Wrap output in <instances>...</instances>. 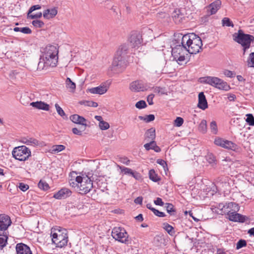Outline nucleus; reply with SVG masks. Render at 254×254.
<instances>
[{
	"label": "nucleus",
	"mask_w": 254,
	"mask_h": 254,
	"mask_svg": "<svg viewBox=\"0 0 254 254\" xmlns=\"http://www.w3.org/2000/svg\"><path fill=\"white\" fill-rule=\"evenodd\" d=\"M232 37L233 40L243 47V55L250 48L251 43L254 41V36L245 34L242 29H239L238 32L234 33Z\"/></svg>",
	"instance_id": "7ed1b4c3"
},
{
	"label": "nucleus",
	"mask_w": 254,
	"mask_h": 254,
	"mask_svg": "<svg viewBox=\"0 0 254 254\" xmlns=\"http://www.w3.org/2000/svg\"><path fill=\"white\" fill-rule=\"evenodd\" d=\"M13 30L15 32H21L24 34H31L32 33L31 30L28 27L22 28L16 27L14 28Z\"/></svg>",
	"instance_id": "72a5a7b5"
},
{
	"label": "nucleus",
	"mask_w": 254,
	"mask_h": 254,
	"mask_svg": "<svg viewBox=\"0 0 254 254\" xmlns=\"http://www.w3.org/2000/svg\"><path fill=\"white\" fill-rule=\"evenodd\" d=\"M153 212L155 215L160 217H164L166 216L164 212H161L156 209L153 210Z\"/></svg>",
	"instance_id": "e2e57ef3"
},
{
	"label": "nucleus",
	"mask_w": 254,
	"mask_h": 254,
	"mask_svg": "<svg viewBox=\"0 0 254 254\" xmlns=\"http://www.w3.org/2000/svg\"><path fill=\"white\" fill-rule=\"evenodd\" d=\"M165 207L168 213L171 215H175L176 212V209L174 208V205L172 203H166Z\"/></svg>",
	"instance_id": "f704fd0d"
},
{
	"label": "nucleus",
	"mask_w": 254,
	"mask_h": 254,
	"mask_svg": "<svg viewBox=\"0 0 254 254\" xmlns=\"http://www.w3.org/2000/svg\"><path fill=\"white\" fill-rule=\"evenodd\" d=\"M12 154L15 159L24 161L31 156V151L26 146L22 145L15 147Z\"/></svg>",
	"instance_id": "423d86ee"
},
{
	"label": "nucleus",
	"mask_w": 254,
	"mask_h": 254,
	"mask_svg": "<svg viewBox=\"0 0 254 254\" xmlns=\"http://www.w3.org/2000/svg\"><path fill=\"white\" fill-rule=\"evenodd\" d=\"M148 142L149 143H146L144 145V147L146 150L152 149L156 152H159L161 151L160 148L157 145L156 143L154 140Z\"/></svg>",
	"instance_id": "b1692460"
},
{
	"label": "nucleus",
	"mask_w": 254,
	"mask_h": 254,
	"mask_svg": "<svg viewBox=\"0 0 254 254\" xmlns=\"http://www.w3.org/2000/svg\"><path fill=\"white\" fill-rule=\"evenodd\" d=\"M70 120L74 123L76 124H79L86 127L87 125L85 123L86 119L82 116H80L78 115L74 114L70 116Z\"/></svg>",
	"instance_id": "aec40b11"
},
{
	"label": "nucleus",
	"mask_w": 254,
	"mask_h": 254,
	"mask_svg": "<svg viewBox=\"0 0 254 254\" xmlns=\"http://www.w3.org/2000/svg\"><path fill=\"white\" fill-rule=\"evenodd\" d=\"M173 18L175 23H179L182 21L183 18H184L183 14L180 12V10H175Z\"/></svg>",
	"instance_id": "c85d7f7f"
},
{
	"label": "nucleus",
	"mask_w": 254,
	"mask_h": 254,
	"mask_svg": "<svg viewBox=\"0 0 254 254\" xmlns=\"http://www.w3.org/2000/svg\"><path fill=\"white\" fill-rule=\"evenodd\" d=\"M106 86L103 85L98 87L91 88L89 89V91L92 94H103L107 91Z\"/></svg>",
	"instance_id": "4be33fe9"
},
{
	"label": "nucleus",
	"mask_w": 254,
	"mask_h": 254,
	"mask_svg": "<svg viewBox=\"0 0 254 254\" xmlns=\"http://www.w3.org/2000/svg\"><path fill=\"white\" fill-rule=\"evenodd\" d=\"M163 228L171 236H174L175 234L174 227L167 223H163Z\"/></svg>",
	"instance_id": "cd10ccee"
},
{
	"label": "nucleus",
	"mask_w": 254,
	"mask_h": 254,
	"mask_svg": "<svg viewBox=\"0 0 254 254\" xmlns=\"http://www.w3.org/2000/svg\"><path fill=\"white\" fill-rule=\"evenodd\" d=\"M200 82L202 83L208 84L220 90L228 91L230 89V86L226 82L220 78L213 76H206L200 78Z\"/></svg>",
	"instance_id": "39448f33"
},
{
	"label": "nucleus",
	"mask_w": 254,
	"mask_h": 254,
	"mask_svg": "<svg viewBox=\"0 0 254 254\" xmlns=\"http://www.w3.org/2000/svg\"><path fill=\"white\" fill-rule=\"evenodd\" d=\"M138 118L140 120H143L146 123H149L154 120L155 116L154 115L150 114L149 115H147L146 117L139 116Z\"/></svg>",
	"instance_id": "58836bf2"
},
{
	"label": "nucleus",
	"mask_w": 254,
	"mask_h": 254,
	"mask_svg": "<svg viewBox=\"0 0 254 254\" xmlns=\"http://www.w3.org/2000/svg\"><path fill=\"white\" fill-rule=\"evenodd\" d=\"M154 202L156 205H160L161 206H163L164 204L162 199L160 197H157L156 199L154 201Z\"/></svg>",
	"instance_id": "774afa93"
},
{
	"label": "nucleus",
	"mask_w": 254,
	"mask_h": 254,
	"mask_svg": "<svg viewBox=\"0 0 254 254\" xmlns=\"http://www.w3.org/2000/svg\"><path fill=\"white\" fill-rule=\"evenodd\" d=\"M112 236L116 240L122 243H127L128 234L124 228L121 227L114 228L112 231Z\"/></svg>",
	"instance_id": "9d476101"
},
{
	"label": "nucleus",
	"mask_w": 254,
	"mask_h": 254,
	"mask_svg": "<svg viewBox=\"0 0 254 254\" xmlns=\"http://www.w3.org/2000/svg\"><path fill=\"white\" fill-rule=\"evenodd\" d=\"M247 63L248 66L254 67V52H252L249 55Z\"/></svg>",
	"instance_id": "79ce46f5"
},
{
	"label": "nucleus",
	"mask_w": 254,
	"mask_h": 254,
	"mask_svg": "<svg viewBox=\"0 0 254 254\" xmlns=\"http://www.w3.org/2000/svg\"><path fill=\"white\" fill-rule=\"evenodd\" d=\"M222 24L223 26L234 27V24L231 20L228 17H224L222 20Z\"/></svg>",
	"instance_id": "a19ab883"
},
{
	"label": "nucleus",
	"mask_w": 254,
	"mask_h": 254,
	"mask_svg": "<svg viewBox=\"0 0 254 254\" xmlns=\"http://www.w3.org/2000/svg\"><path fill=\"white\" fill-rule=\"evenodd\" d=\"M66 87L70 89V92H74L75 88V83L72 82L70 78L67 77L65 81Z\"/></svg>",
	"instance_id": "473e14b6"
},
{
	"label": "nucleus",
	"mask_w": 254,
	"mask_h": 254,
	"mask_svg": "<svg viewBox=\"0 0 254 254\" xmlns=\"http://www.w3.org/2000/svg\"><path fill=\"white\" fill-rule=\"evenodd\" d=\"M129 41L132 48H135L140 45L142 42V39L140 32H132L129 38Z\"/></svg>",
	"instance_id": "9b49d317"
},
{
	"label": "nucleus",
	"mask_w": 254,
	"mask_h": 254,
	"mask_svg": "<svg viewBox=\"0 0 254 254\" xmlns=\"http://www.w3.org/2000/svg\"><path fill=\"white\" fill-rule=\"evenodd\" d=\"M198 129L199 131L204 133L207 131V123L206 121L203 120L199 125Z\"/></svg>",
	"instance_id": "e433bc0d"
},
{
	"label": "nucleus",
	"mask_w": 254,
	"mask_h": 254,
	"mask_svg": "<svg viewBox=\"0 0 254 254\" xmlns=\"http://www.w3.org/2000/svg\"><path fill=\"white\" fill-rule=\"evenodd\" d=\"M7 237L4 236V237H0V248L2 249L6 245L7 243Z\"/></svg>",
	"instance_id": "bf43d9fd"
},
{
	"label": "nucleus",
	"mask_w": 254,
	"mask_h": 254,
	"mask_svg": "<svg viewBox=\"0 0 254 254\" xmlns=\"http://www.w3.org/2000/svg\"><path fill=\"white\" fill-rule=\"evenodd\" d=\"M128 50V45L126 44H123L119 48L116 55L126 57V55L127 53Z\"/></svg>",
	"instance_id": "a878e982"
},
{
	"label": "nucleus",
	"mask_w": 254,
	"mask_h": 254,
	"mask_svg": "<svg viewBox=\"0 0 254 254\" xmlns=\"http://www.w3.org/2000/svg\"><path fill=\"white\" fill-rule=\"evenodd\" d=\"M154 97V95L151 94L147 96V101L150 105L153 104V99Z\"/></svg>",
	"instance_id": "338daca9"
},
{
	"label": "nucleus",
	"mask_w": 254,
	"mask_h": 254,
	"mask_svg": "<svg viewBox=\"0 0 254 254\" xmlns=\"http://www.w3.org/2000/svg\"><path fill=\"white\" fill-rule=\"evenodd\" d=\"M16 250L17 254H32L30 248L23 243L17 244Z\"/></svg>",
	"instance_id": "a211bd4d"
},
{
	"label": "nucleus",
	"mask_w": 254,
	"mask_h": 254,
	"mask_svg": "<svg viewBox=\"0 0 254 254\" xmlns=\"http://www.w3.org/2000/svg\"><path fill=\"white\" fill-rule=\"evenodd\" d=\"M239 207L238 205L234 202H230L228 204H226L224 208L221 212H218L221 214L229 215V213L232 211H239Z\"/></svg>",
	"instance_id": "dca6fc26"
},
{
	"label": "nucleus",
	"mask_w": 254,
	"mask_h": 254,
	"mask_svg": "<svg viewBox=\"0 0 254 254\" xmlns=\"http://www.w3.org/2000/svg\"><path fill=\"white\" fill-rule=\"evenodd\" d=\"M184 123V120L181 117H177L174 121V125L176 127H181Z\"/></svg>",
	"instance_id": "6e6d98bb"
},
{
	"label": "nucleus",
	"mask_w": 254,
	"mask_h": 254,
	"mask_svg": "<svg viewBox=\"0 0 254 254\" xmlns=\"http://www.w3.org/2000/svg\"><path fill=\"white\" fill-rule=\"evenodd\" d=\"M238 211H232L229 213L228 218L231 221L244 222L246 220V216L237 213Z\"/></svg>",
	"instance_id": "2eb2a0df"
},
{
	"label": "nucleus",
	"mask_w": 254,
	"mask_h": 254,
	"mask_svg": "<svg viewBox=\"0 0 254 254\" xmlns=\"http://www.w3.org/2000/svg\"><path fill=\"white\" fill-rule=\"evenodd\" d=\"M145 136L147 141L154 140L156 137L155 128L151 127L148 129L145 133Z\"/></svg>",
	"instance_id": "393cba45"
},
{
	"label": "nucleus",
	"mask_w": 254,
	"mask_h": 254,
	"mask_svg": "<svg viewBox=\"0 0 254 254\" xmlns=\"http://www.w3.org/2000/svg\"><path fill=\"white\" fill-rule=\"evenodd\" d=\"M118 167L121 169V172L125 174L131 175L133 172V171L130 168L120 166H118Z\"/></svg>",
	"instance_id": "a18cd8bd"
},
{
	"label": "nucleus",
	"mask_w": 254,
	"mask_h": 254,
	"mask_svg": "<svg viewBox=\"0 0 254 254\" xmlns=\"http://www.w3.org/2000/svg\"><path fill=\"white\" fill-rule=\"evenodd\" d=\"M30 105L32 106L33 107H34L36 109H41L45 111L49 110V105L44 102H31L30 104Z\"/></svg>",
	"instance_id": "5701e85b"
},
{
	"label": "nucleus",
	"mask_w": 254,
	"mask_h": 254,
	"mask_svg": "<svg viewBox=\"0 0 254 254\" xmlns=\"http://www.w3.org/2000/svg\"><path fill=\"white\" fill-rule=\"evenodd\" d=\"M51 234L52 242L56 245L57 247L62 248L67 245L68 240L66 230L60 227L53 228Z\"/></svg>",
	"instance_id": "20e7f679"
},
{
	"label": "nucleus",
	"mask_w": 254,
	"mask_h": 254,
	"mask_svg": "<svg viewBox=\"0 0 254 254\" xmlns=\"http://www.w3.org/2000/svg\"><path fill=\"white\" fill-rule=\"evenodd\" d=\"M147 106L146 102L143 100H140L135 104L136 108L141 109L145 108Z\"/></svg>",
	"instance_id": "3c124183"
},
{
	"label": "nucleus",
	"mask_w": 254,
	"mask_h": 254,
	"mask_svg": "<svg viewBox=\"0 0 254 254\" xmlns=\"http://www.w3.org/2000/svg\"><path fill=\"white\" fill-rule=\"evenodd\" d=\"M32 24L36 28H42L44 25V23L40 20H33Z\"/></svg>",
	"instance_id": "49530a36"
},
{
	"label": "nucleus",
	"mask_w": 254,
	"mask_h": 254,
	"mask_svg": "<svg viewBox=\"0 0 254 254\" xmlns=\"http://www.w3.org/2000/svg\"><path fill=\"white\" fill-rule=\"evenodd\" d=\"M76 182L79 183V190L81 193H87L93 188L92 181L87 175L76 177Z\"/></svg>",
	"instance_id": "0eeeda50"
},
{
	"label": "nucleus",
	"mask_w": 254,
	"mask_h": 254,
	"mask_svg": "<svg viewBox=\"0 0 254 254\" xmlns=\"http://www.w3.org/2000/svg\"><path fill=\"white\" fill-rule=\"evenodd\" d=\"M11 224L10 217L5 214H0V230H6Z\"/></svg>",
	"instance_id": "ddd939ff"
},
{
	"label": "nucleus",
	"mask_w": 254,
	"mask_h": 254,
	"mask_svg": "<svg viewBox=\"0 0 254 254\" xmlns=\"http://www.w3.org/2000/svg\"><path fill=\"white\" fill-rule=\"evenodd\" d=\"M222 2L220 0H216L206 7L207 15L215 14L220 8Z\"/></svg>",
	"instance_id": "f8f14e48"
},
{
	"label": "nucleus",
	"mask_w": 254,
	"mask_h": 254,
	"mask_svg": "<svg viewBox=\"0 0 254 254\" xmlns=\"http://www.w3.org/2000/svg\"><path fill=\"white\" fill-rule=\"evenodd\" d=\"M210 129L214 134H216L217 132V127L215 121H212L210 125Z\"/></svg>",
	"instance_id": "8fccbe9b"
},
{
	"label": "nucleus",
	"mask_w": 254,
	"mask_h": 254,
	"mask_svg": "<svg viewBox=\"0 0 254 254\" xmlns=\"http://www.w3.org/2000/svg\"><path fill=\"white\" fill-rule=\"evenodd\" d=\"M59 50L56 46L48 45L43 50L42 58L48 66L55 67L58 62Z\"/></svg>",
	"instance_id": "f03ea898"
},
{
	"label": "nucleus",
	"mask_w": 254,
	"mask_h": 254,
	"mask_svg": "<svg viewBox=\"0 0 254 254\" xmlns=\"http://www.w3.org/2000/svg\"><path fill=\"white\" fill-rule=\"evenodd\" d=\"M149 179L154 182H157L160 180V177L155 173L153 169H152L149 172Z\"/></svg>",
	"instance_id": "2f4dec72"
},
{
	"label": "nucleus",
	"mask_w": 254,
	"mask_h": 254,
	"mask_svg": "<svg viewBox=\"0 0 254 254\" xmlns=\"http://www.w3.org/2000/svg\"><path fill=\"white\" fill-rule=\"evenodd\" d=\"M69 183L70 186L72 187H77L79 188V183L75 182L73 179H71L69 181Z\"/></svg>",
	"instance_id": "69168bd1"
},
{
	"label": "nucleus",
	"mask_w": 254,
	"mask_h": 254,
	"mask_svg": "<svg viewBox=\"0 0 254 254\" xmlns=\"http://www.w3.org/2000/svg\"><path fill=\"white\" fill-rule=\"evenodd\" d=\"M153 91L156 93H161V94H165V90L164 88L156 86L153 88Z\"/></svg>",
	"instance_id": "4d7b16f0"
},
{
	"label": "nucleus",
	"mask_w": 254,
	"mask_h": 254,
	"mask_svg": "<svg viewBox=\"0 0 254 254\" xmlns=\"http://www.w3.org/2000/svg\"><path fill=\"white\" fill-rule=\"evenodd\" d=\"M22 142L28 145H33L34 146H37L39 144L38 140L33 138H22Z\"/></svg>",
	"instance_id": "bb28decb"
},
{
	"label": "nucleus",
	"mask_w": 254,
	"mask_h": 254,
	"mask_svg": "<svg viewBox=\"0 0 254 254\" xmlns=\"http://www.w3.org/2000/svg\"><path fill=\"white\" fill-rule=\"evenodd\" d=\"M247 245V242L245 240L241 239L237 243L236 249H240Z\"/></svg>",
	"instance_id": "603ef678"
},
{
	"label": "nucleus",
	"mask_w": 254,
	"mask_h": 254,
	"mask_svg": "<svg viewBox=\"0 0 254 254\" xmlns=\"http://www.w3.org/2000/svg\"><path fill=\"white\" fill-rule=\"evenodd\" d=\"M41 8V6L40 5L37 4V5H33L30 8L27 13L30 14L33 11H34L36 10L40 9Z\"/></svg>",
	"instance_id": "680f3d73"
},
{
	"label": "nucleus",
	"mask_w": 254,
	"mask_h": 254,
	"mask_svg": "<svg viewBox=\"0 0 254 254\" xmlns=\"http://www.w3.org/2000/svg\"><path fill=\"white\" fill-rule=\"evenodd\" d=\"M156 162L161 165L162 167L163 168L165 172H166V171L168 170V168L167 167V164L166 161H165L164 160L161 159H158L157 160Z\"/></svg>",
	"instance_id": "de8ad7c7"
},
{
	"label": "nucleus",
	"mask_w": 254,
	"mask_h": 254,
	"mask_svg": "<svg viewBox=\"0 0 254 254\" xmlns=\"http://www.w3.org/2000/svg\"><path fill=\"white\" fill-rule=\"evenodd\" d=\"M42 16V12H38L35 14L27 13V18L31 19L41 18Z\"/></svg>",
	"instance_id": "864d4df0"
},
{
	"label": "nucleus",
	"mask_w": 254,
	"mask_h": 254,
	"mask_svg": "<svg viewBox=\"0 0 254 254\" xmlns=\"http://www.w3.org/2000/svg\"><path fill=\"white\" fill-rule=\"evenodd\" d=\"M99 126L102 130H106L109 128V124L105 121H103L101 123H99Z\"/></svg>",
	"instance_id": "5fc2aeb1"
},
{
	"label": "nucleus",
	"mask_w": 254,
	"mask_h": 254,
	"mask_svg": "<svg viewBox=\"0 0 254 254\" xmlns=\"http://www.w3.org/2000/svg\"><path fill=\"white\" fill-rule=\"evenodd\" d=\"M127 65V62L126 57L116 55L111 66V69L115 72H121L126 67Z\"/></svg>",
	"instance_id": "1a4fd4ad"
},
{
	"label": "nucleus",
	"mask_w": 254,
	"mask_h": 254,
	"mask_svg": "<svg viewBox=\"0 0 254 254\" xmlns=\"http://www.w3.org/2000/svg\"><path fill=\"white\" fill-rule=\"evenodd\" d=\"M197 107L202 110H204L208 108L207 102L205 96L203 92H200L198 94V102Z\"/></svg>",
	"instance_id": "6ab92c4d"
},
{
	"label": "nucleus",
	"mask_w": 254,
	"mask_h": 254,
	"mask_svg": "<svg viewBox=\"0 0 254 254\" xmlns=\"http://www.w3.org/2000/svg\"><path fill=\"white\" fill-rule=\"evenodd\" d=\"M224 74L225 76L228 77H233L235 75L233 72L228 70H225L224 71Z\"/></svg>",
	"instance_id": "0e129e2a"
},
{
	"label": "nucleus",
	"mask_w": 254,
	"mask_h": 254,
	"mask_svg": "<svg viewBox=\"0 0 254 254\" xmlns=\"http://www.w3.org/2000/svg\"><path fill=\"white\" fill-rule=\"evenodd\" d=\"M186 47H187L185 44H181V42L173 47L172 55L174 58L178 62H184L185 60V55H187L188 53Z\"/></svg>",
	"instance_id": "6e6552de"
},
{
	"label": "nucleus",
	"mask_w": 254,
	"mask_h": 254,
	"mask_svg": "<svg viewBox=\"0 0 254 254\" xmlns=\"http://www.w3.org/2000/svg\"><path fill=\"white\" fill-rule=\"evenodd\" d=\"M224 140L221 138H217L214 140V143L217 146L223 147Z\"/></svg>",
	"instance_id": "052dcab7"
},
{
	"label": "nucleus",
	"mask_w": 254,
	"mask_h": 254,
	"mask_svg": "<svg viewBox=\"0 0 254 254\" xmlns=\"http://www.w3.org/2000/svg\"><path fill=\"white\" fill-rule=\"evenodd\" d=\"M247 119L246 120V122L251 126H254V117L251 114H248L246 115Z\"/></svg>",
	"instance_id": "37998d69"
},
{
	"label": "nucleus",
	"mask_w": 254,
	"mask_h": 254,
	"mask_svg": "<svg viewBox=\"0 0 254 254\" xmlns=\"http://www.w3.org/2000/svg\"><path fill=\"white\" fill-rule=\"evenodd\" d=\"M19 189L23 191H25L29 189V186L23 183H19L18 186Z\"/></svg>",
	"instance_id": "13d9d810"
},
{
	"label": "nucleus",
	"mask_w": 254,
	"mask_h": 254,
	"mask_svg": "<svg viewBox=\"0 0 254 254\" xmlns=\"http://www.w3.org/2000/svg\"><path fill=\"white\" fill-rule=\"evenodd\" d=\"M181 44H185L187 47L188 53L196 54L199 52L202 43L201 38L194 33L186 34L182 36Z\"/></svg>",
	"instance_id": "f257e3e1"
},
{
	"label": "nucleus",
	"mask_w": 254,
	"mask_h": 254,
	"mask_svg": "<svg viewBox=\"0 0 254 254\" xmlns=\"http://www.w3.org/2000/svg\"><path fill=\"white\" fill-rule=\"evenodd\" d=\"M85 128L86 127H85V126H84V127H81L79 129H78L76 127H74L72 129V131L74 134L82 135V131L85 129Z\"/></svg>",
	"instance_id": "c03bdc74"
},
{
	"label": "nucleus",
	"mask_w": 254,
	"mask_h": 254,
	"mask_svg": "<svg viewBox=\"0 0 254 254\" xmlns=\"http://www.w3.org/2000/svg\"><path fill=\"white\" fill-rule=\"evenodd\" d=\"M55 107H56L57 112H58V113L59 115H60L61 117H63V118H64V116L66 117L64 112L58 104H55Z\"/></svg>",
	"instance_id": "09e8293b"
},
{
	"label": "nucleus",
	"mask_w": 254,
	"mask_h": 254,
	"mask_svg": "<svg viewBox=\"0 0 254 254\" xmlns=\"http://www.w3.org/2000/svg\"><path fill=\"white\" fill-rule=\"evenodd\" d=\"M163 239L161 236L157 235L153 239V244L156 247H160L163 243Z\"/></svg>",
	"instance_id": "c9c22d12"
},
{
	"label": "nucleus",
	"mask_w": 254,
	"mask_h": 254,
	"mask_svg": "<svg viewBox=\"0 0 254 254\" xmlns=\"http://www.w3.org/2000/svg\"><path fill=\"white\" fill-rule=\"evenodd\" d=\"M237 145L232 141L224 140L223 148L235 150L237 148Z\"/></svg>",
	"instance_id": "c756f323"
},
{
	"label": "nucleus",
	"mask_w": 254,
	"mask_h": 254,
	"mask_svg": "<svg viewBox=\"0 0 254 254\" xmlns=\"http://www.w3.org/2000/svg\"><path fill=\"white\" fill-rule=\"evenodd\" d=\"M57 13L58 9L57 7L47 9L43 12V17L47 19H49L54 17Z\"/></svg>",
	"instance_id": "412c9836"
},
{
	"label": "nucleus",
	"mask_w": 254,
	"mask_h": 254,
	"mask_svg": "<svg viewBox=\"0 0 254 254\" xmlns=\"http://www.w3.org/2000/svg\"><path fill=\"white\" fill-rule=\"evenodd\" d=\"M65 146L63 145H53L52 147V153H55L59 152L65 149Z\"/></svg>",
	"instance_id": "4c0bfd02"
},
{
	"label": "nucleus",
	"mask_w": 254,
	"mask_h": 254,
	"mask_svg": "<svg viewBox=\"0 0 254 254\" xmlns=\"http://www.w3.org/2000/svg\"><path fill=\"white\" fill-rule=\"evenodd\" d=\"M71 191L68 189L64 188L54 194V197L58 199H64L71 195Z\"/></svg>",
	"instance_id": "f3484780"
},
{
	"label": "nucleus",
	"mask_w": 254,
	"mask_h": 254,
	"mask_svg": "<svg viewBox=\"0 0 254 254\" xmlns=\"http://www.w3.org/2000/svg\"><path fill=\"white\" fill-rule=\"evenodd\" d=\"M38 187L44 190H47L49 189L48 184L44 181L40 180L38 183Z\"/></svg>",
	"instance_id": "ea45409f"
},
{
	"label": "nucleus",
	"mask_w": 254,
	"mask_h": 254,
	"mask_svg": "<svg viewBox=\"0 0 254 254\" xmlns=\"http://www.w3.org/2000/svg\"><path fill=\"white\" fill-rule=\"evenodd\" d=\"M206 159L207 162L212 166H214L216 164V160L215 157L212 153H208L206 156Z\"/></svg>",
	"instance_id": "7c9ffc66"
},
{
	"label": "nucleus",
	"mask_w": 254,
	"mask_h": 254,
	"mask_svg": "<svg viewBox=\"0 0 254 254\" xmlns=\"http://www.w3.org/2000/svg\"><path fill=\"white\" fill-rule=\"evenodd\" d=\"M129 89L132 92L143 91L146 90L143 83L141 80H135L129 84Z\"/></svg>",
	"instance_id": "4468645a"
}]
</instances>
